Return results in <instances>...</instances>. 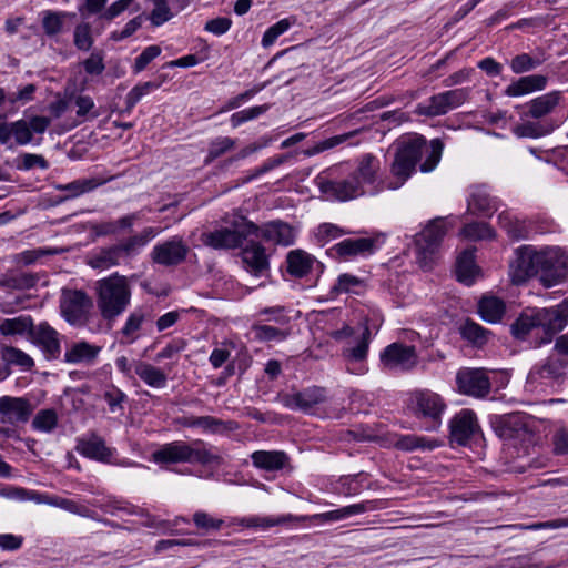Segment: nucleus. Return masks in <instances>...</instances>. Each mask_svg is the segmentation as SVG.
<instances>
[{
    "label": "nucleus",
    "mask_w": 568,
    "mask_h": 568,
    "mask_svg": "<svg viewBox=\"0 0 568 568\" xmlns=\"http://www.w3.org/2000/svg\"><path fill=\"white\" fill-rule=\"evenodd\" d=\"M547 82L548 78L542 74L520 77L505 89V94L507 97H521L534 91L544 90Z\"/></svg>",
    "instance_id": "obj_31"
},
{
    "label": "nucleus",
    "mask_w": 568,
    "mask_h": 568,
    "mask_svg": "<svg viewBox=\"0 0 568 568\" xmlns=\"http://www.w3.org/2000/svg\"><path fill=\"white\" fill-rule=\"evenodd\" d=\"M37 501H44L49 505L62 508L67 511L83 515L87 510L85 507L80 506L77 501L68 498H61V497H49V496H42L39 494V497L37 498Z\"/></svg>",
    "instance_id": "obj_59"
},
{
    "label": "nucleus",
    "mask_w": 568,
    "mask_h": 568,
    "mask_svg": "<svg viewBox=\"0 0 568 568\" xmlns=\"http://www.w3.org/2000/svg\"><path fill=\"white\" fill-rule=\"evenodd\" d=\"M458 333L464 341L476 348L484 347L491 336L490 331L486 329L470 318H467L459 325Z\"/></svg>",
    "instance_id": "obj_33"
},
{
    "label": "nucleus",
    "mask_w": 568,
    "mask_h": 568,
    "mask_svg": "<svg viewBox=\"0 0 568 568\" xmlns=\"http://www.w3.org/2000/svg\"><path fill=\"white\" fill-rule=\"evenodd\" d=\"M297 518L293 515H282L277 517L272 516H250V517H243V518H235L233 524L246 527V528H270L274 526L285 525L287 523H291L293 520H296Z\"/></svg>",
    "instance_id": "obj_41"
},
{
    "label": "nucleus",
    "mask_w": 568,
    "mask_h": 568,
    "mask_svg": "<svg viewBox=\"0 0 568 568\" xmlns=\"http://www.w3.org/2000/svg\"><path fill=\"white\" fill-rule=\"evenodd\" d=\"M134 372L150 387L163 388L166 385V374L161 368L152 364L145 362H136Z\"/></svg>",
    "instance_id": "obj_38"
},
{
    "label": "nucleus",
    "mask_w": 568,
    "mask_h": 568,
    "mask_svg": "<svg viewBox=\"0 0 568 568\" xmlns=\"http://www.w3.org/2000/svg\"><path fill=\"white\" fill-rule=\"evenodd\" d=\"M498 223L514 241L527 239L529 235V227L526 222L507 211L499 213Z\"/></svg>",
    "instance_id": "obj_40"
},
{
    "label": "nucleus",
    "mask_w": 568,
    "mask_h": 568,
    "mask_svg": "<svg viewBox=\"0 0 568 568\" xmlns=\"http://www.w3.org/2000/svg\"><path fill=\"white\" fill-rule=\"evenodd\" d=\"M92 307V301L81 290H64L62 292L60 308L64 320L71 325H81Z\"/></svg>",
    "instance_id": "obj_15"
},
{
    "label": "nucleus",
    "mask_w": 568,
    "mask_h": 568,
    "mask_svg": "<svg viewBox=\"0 0 568 568\" xmlns=\"http://www.w3.org/2000/svg\"><path fill=\"white\" fill-rule=\"evenodd\" d=\"M257 234L258 225L242 217V223L234 229L220 227L203 232L200 239L203 245L214 250H234L241 247L250 236Z\"/></svg>",
    "instance_id": "obj_7"
},
{
    "label": "nucleus",
    "mask_w": 568,
    "mask_h": 568,
    "mask_svg": "<svg viewBox=\"0 0 568 568\" xmlns=\"http://www.w3.org/2000/svg\"><path fill=\"white\" fill-rule=\"evenodd\" d=\"M478 267L475 263V250L467 248L457 257L456 276L457 280L467 285L474 282Z\"/></svg>",
    "instance_id": "obj_39"
},
{
    "label": "nucleus",
    "mask_w": 568,
    "mask_h": 568,
    "mask_svg": "<svg viewBox=\"0 0 568 568\" xmlns=\"http://www.w3.org/2000/svg\"><path fill=\"white\" fill-rule=\"evenodd\" d=\"M371 329L367 325H365L358 343L353 347L344 348L342 355L348 362H363L367 357Z\"/></svg>",
    "instance_id": "obj_46"
},
{
    "label": "nucleus",
    "mask_w": 568,
    "mask_h": 568,
    "mask_svg": "<svg viewBox=\"0 0 568 568\" xmlns=\"http://www.w3.org/2000/svg\"><path fill=\"white\" fill-rule=\"evenodd\" d=\"M113 176L106 179L90 178V179H78L67 184H55L54 189L58 191L65 192L64 196L58 199L57 203L78 197L82 194L89 193L97 187L110 182Z\"/></svg>",
    "instance_id": "obj_27"
},
{
    "label": "nucleus",
    "mask_w": 568,
    "mask_h": 568,
    "mask_svg": "<svg viewBox=\"0 0 568 568\" xmlns=\"http://www.w3.org/2000/svg\"><path fill=\"white\" fill-rule=\"evenodd\" d=\"M469 98V89L460 88L434 94L427 103H419L416 106L418 115L434 118L448 113L464 104Z\"/></svg>",
    "instance_id": "obj_11"
},
{
    "label": "nucleus",
    "mask_w": 568,
    "mask_h": 568,
    "mask_svg": "<svg viewBox=\"0 0 568 568\" xmlns=\"http://www.w3.org/2000/svg\"><path fill=\"white\" fill-rule=\"evenodd\" d=\"M506 311L503 300L495 296H484L478 303L480 317L488 323H498Z\"/></svg>",
    "instance_id": "obj_43"
},
{
    "label": "nucleus",
    "mask_w": 568,
    "mask_h": 568,
    "mask_svg": "<svg viewBox=\"0 0 568 568\" xmlns=\"http://www.w3.org/2000/svg\"><path fill=\"white\" fill-rule=\"evenodd\" d=\"M154 3L153 10L150 12L149 20L153 27H160L170 21L174 14L171 11L168 0H151Z\"/></svg>",
    "instance_id": "obj_56"
},
{
    "label": "nucleus",
    "mask_w": 568,
    "mask_h": 568,
    "mask_svg": "<svg viewBox=\"0 0 568 568\" xmlns=\"http://www.w3.org/2000/svg\"><path fill=\"white\" fill-rule=\"evenodd\" d=\"M408 407L416 418L427 423L426 430H435L442 424L446 403L439 394L422 389L412 393Z\"/></svg>",
    "instance_id": "obj_8"
},
{
    "label": "nucleus",
    "mask_w": 568,
    "mask_h": 568,
    "mask_svg": "<svg viewBox=\"0 0 568 568\" xmlns=\"http://www.w3.org/2000/svg\"><path fill=\"white\" fill-rule=\"evenodd\" d=\"M450 440L458 445H467L469 439L479 429L476 415L470 409H463L449 423Z\"/></svg>",
    "instance_id": "obj_22"
},
{
    "label": "nucleus",
    "mask_w": 568,
    "mask_h": 568,
    "mask_svg": "<svg viewBox=\"0 0 568 568\" xmlns=\"http://www.w3.org/2000/svg\"><path fill=\"white\" fill-rule=\"evenodd\" d=\"M367 481V474L361 471L355 475L343 476L339 479L341 491L346 496L359 494Z\"/></svg>",
    "instance_id": "obj_52"
},
{
    "label": "nucleus",
    "mask_w": 568,
    "mask_h": 568,
    "mask_svg": "<svg viewBox=\"0 0 568 568\" xmlns=\"http://www.w3.org/2000/svg\"><path fill=\"white\" fill-rule=\"evenodd\" d=\"M253 331L256 339L261 342L284 341L290 334L287 331L271 325H254Z\"/></svg>",
    "instance_id": "obj_57"
},
{
    "label": "nucleus",
    "mask_w": 568,
    "mask_h": 568,
    "mask_svg": "<svg viewBox=\"0 0 568 568\" xmlns=\"http://www.w3.org/2000/svg\"><path fill=\"white\" fill-rule=\"evenodd\" d=\"M384 368L395 372H410L418 364L415 346L392 343L379 355Z\"/></svg>",
    "instance_id": "obj_13"
},
{
    "label": "nucleus",
    "mask_w": 568,
    "mask_h": 568,
    "mask_svg": "<svg viewBox=\"0 0 568 568\" xmlns=\"http://www.w3.org/2000/svg\"><path fill=\"white\" fill-rule=\"evenodd\" d=\"M30 341L39 347L48 361L58 359L61 355L60 334L47 322L34 325L30 334Z\"/></svg>",
    "instance_id": "obj_20"
},
{
    "label": "nucleus",
    "mask_w": 568,
    "mask_h": 568,
    "mask_svg": "<svg viewBox=\"0 0 568 568\" xmlns=\"http://www.w3.org/2000/svg\"><path fill=\"white\" fill-rule=\"evenodd\" d=\"M539 275L545 287H552L568 280V251L546 247L539 251Z\"/></svg>",
    "instance_id": "obj_9"
},
{
    "label": "nucleus",
    "mask_w": 568,
    "mask_h": 568,
    "mask_svg": "<svg viewBox=\"0 0 568 568\" xmlns=\"http://www.w3.org/2000/svg\"><path fill=\"white\" fill-rule=\"evenodd\" d=\"M39 277L32 273L21 272L8 275L3 285L14 290H28L37 285Z\"/></svg>",
    "instance_id": "obj_55"
},
{
    "label": "nucleus",
    "mask_w": 568,
    "mask_h": 568,
    "mask_svg": "<svg viewBox=\"0 0 568 568\" xmlns=\"http://www.w3.org/2000/svg\"><path fill=\"white\" fill-rule=\"evenodd\" d=\"M31 426L33 429L43 433H51L58 426V414L53 408H47L39 410Z\"/></svg>",
    "instance_id": "obj_50"
},
{
    "label": "nucleus",
    "mask_w": 568,
    "mask_h": 568,
    "mask_svg": "<svg viewBox=\"0 0 568 568\" xmlns=\"http://www.w3.org/2000/svg\"><path fill=\"white\" fill-rule=\"evenodd\" d=\"M67 16L68 13L62 11H44L42 18L44 33L49 37H53L61 32Z\"/></svg>",
    "instance_id": "obj_54"
},
{
    "label": "nucleus",
    "mask_w": 568,
    "mask_h": 568,
    "mask_svg": "<svg viewBox=\"0 0 568 568\" xmlns=\"http://www.w3.org/2000/svg\"><path fill=\"white\" fill-rule=\"evenodd\" d=\"M33 404L26 397L9 395L0 397V422L2 424L10 426L26 424L33 414Z\"/></svg>",
    "instance_id": "obj_18"
},
{
    "label": "nucleus",
    "mask_w": 568,
    "mask_h": 568,
    "mask_svg": "<svg viewBox=\"0 0 568 568\" xmlns=\"http://www.w3.org/2000/svg\"><path fill=\"white\" fill-rule=\"evenodd\" d=\"M197 427H202L205 429H210L214 433L220 432L221 428L225 430H235L237 429V423L234 420H222L217 419L213 416H200L196 417Z\"/></svg>",
    "instance_id": "obj_60"
},
{
    "label": "nucleus",
    "mask_w": 568,
    "mask_h": 568,
    "mask_svg": "<svg viewBox=\"0 0 568 568\" xmlns=\"http://www.w3.org/2000/svg\"><path fill=\"white\" fill-rule=\"evenodd\" d=\"M444 149V143L439 139H434L430 141L429 145H425L424 154L425 160L420 163V171L424 173H428L433 171L440 161L442 153Z\"/></svg>",
    "instance_id": "obj_47"
},
{
    "label": "nucleus",
    "mask_w": 568,
    "mask_h": 568,
    "mask_svg": "<svg viewBox=\"0 0 568 568\" xmlns=\"http://www.w3.org/2000/svg\"><path fill=\"white\" fill-rule=\"evenodd\" d=\"M379 169V160L375 155L367 153L361 156L357 168L352 174L358 175L362 187H364L365 184L373 185L376 182Z\"/></svg>",
    "instance_id": "obj_37"
},
{
    "label": "nucleus",
    "mask_w": 568,
    "mask_h": 568,
    "mask_svg": "<svg viewBox=\"0 0 568 568\" xmlns=\"http://www.w3.org/2000/svg\"><path fill=\"white\" fill-rule=\"evenodd\" d=\"M322 193L334 200L345 202L362 196L365 191L357 174L344 179H321L318 183Z\"/></svg>",
    "instance_id": "obj_16"
},
{
    "label": "nucleus",
    "mask_w": 568,
    "mask_h": 568,
    "mask_svg": "<svg viewBox=\"0 0 568 568\" xmlns=\"http://www.w3.org/2000/svg\"><path fill=\"white\" fill-rule=\"evenodd\" d=\"M456 386L460 394L479 399L487 397L491 390V382L485 368H459Z\"/></svg>",
    "instance_id": "obj_12"
},
{
    "label": "nucleus",
    "mask_w": 568,
    "mask_h": 568,
    "mask_svg": "<svg viewBox=\"0 0 568 568\" xmlns=\"http://www.w3.org/2000/svg\"><path fill=\"white\" fill-rule=\"evenodd\" d=\"M146 317L148 314L142 308H138L134 312H132L126 318V322L121 329L122 335L135 339L134 334L142 327V324L146 320Z\"/></svg>",
    "instance_id": "obj_61"
},
{
    "label": "nucleus",
    "mask_w": 568,
    "mask_h": 568,
    "mask_svg": "<svg viewBox=\"0 0 568 568\" xmlns=\"http://www.w3.org/2000/svg\"><path fill=\"white\" fill-rule=\"evenodd\" d=\"M568 371V362L559 355H550L541 363L535 365L530 371V377L534 379H549L561 382Z\"/></svg>",
    "instance_id": "obj_25"
},
{
    "label": "nucleus",
    "mask_w": 568,
    "mask_h": 568,
    "mask_svg": "<svg viewBox=\"0 0 568 568\" xmlns=\"http://www.w3.org/2000/svg\"><path fill=\"white\" fill-rule=\"evenodd\" d=\"M190 252L187 244L180 236H173L168 241L156 244L151 258L155 264L163 266H176L186 260Z\"/></svg>",
    "instance_id": "obj_19"
},
{
    "label": "nucleus",
    "mask_w": 568,
    "mask_h": 568,
    "mask_svg": "<svg viewBox=\"0 0 568 568\" xmlns=\"http://www.w3.org/2000/svg\"><path fill=\"white\" fill-rule=\"evenodd\" d=\"M235 144L236 141L229 136H219L212 140L209 144L205 163H211L215 159L231 151L235 146Z\"/></svg>",
    "instance_id": "obj_53"
},
{
    "label": "nucleus",
    "mask_w": 568,
    "mask_h": 568,
    "mask_svg": "<svg viewBox=\"0 0 568 568\" xmlns=\"http://www.w3.org/2000/svg\"><path fill=\"white\" fill-rule=\"evenodd\" d=\"M0 358L4 364L3 367H8L9 369L11 366H18L27 372L31 371L34 366V361L30 355L10 345H0Z\"/></svg>",
    "instance_id": "obj_35"
},
{
    "label": "nucleus",
    "mask_w": 568,
    "mask_h": 568,
    "mask_svg": "<svg viewBox=\"0 0 568 568\" xmlns=\"http://www.w3.org/2000/svg\"><path fill=\"white\" fill-rule=\"evenodd\" d=\"M252 464L258 469L277 471L283 469L290 458L282 450H256L251 455Z\"/></svg>",
    "instance_id": "obj_30"
},
{
    "label": "nucleus",
    "mask_w": 568,
    "mask_h": 568,
    "mask_svg": "<svg viewBox=\"0 0 568 568\" xmlns=\"http://www.w3.org/2000/svg\"><path fill=\"white\" fill-rule=\"evenodd\" d=\"M74 45L78 50L89 51L93 45V38L91 36V26L87 22L78 24L74 29Z\"/></svg>",
    "instance_id": "obj_62"
},
{
    "label": "nucleus",
    "mask_w": 568,
    "mask_h": 568,
    "mask_svg": "<svg viewBox=\"0 0 568 568\" xmlns=\"http://www.w3.org/2000/svg\"><path fill=\"white\" fill-rule=\"evenodd\" d=\"M554 129V125L549 122L527 121L514 126L513 133L518 138L537 139L551 133Z\"/></svg>",
    "instance_id": "obj_45"
},
{
    "label": "nucleus",
    "mask_w": 568,
    "mask_h": 568,
    "mask_svg": "<svg viewBox=\"0 0 568 568\" xmlns=\"http://www.w3.org/2000/svg\"><path fill=\"white\" fill-rule=\"evenodd\" d=\"M34 324L31 316L21 315L14 318H6L0 323V334L4 336L22 335L27 333L29 336Z\"/></svg>",
    "instance_id": "obj_44"
},
{
    "label": "nucleus",
    "mask_w": 568,
    "mask_h": 568,
    "mask_svg": "<svg viewBox=\"0 0 568 568\" xmlns=\"http://www.w3.org/2000/svg\"><path fill=\"white\" fill-rule=\"evenodd\" d=\"M495 429L503 439L517 438L528 430L526 417L518 413L504 415L496 422Z\"/></svg>",
    "instance_id": "obj_29"
},
{
    "label": "nucleus",
    "mask_w": 568,
    "mask_h": 568,
    "mask_svg": "<svg viewBox=\"0 0 568 568\" xmlns=\"http://www.w3.org/2000/svg\"><path fill=\"white\" fill-rule=\"evenodd\" d=\"M151 457L158 465L187 463L219 468L225 464L219 449L202 439H194L191 443L174 440L163 444L152 453Z\"/></svg>",
    "instance_id": "obj_2"
},
{
    "label": "nucleus",
    "mask_w": 568,
    "mask_h": 568,
    "mask_svg": "<svg viewBox=\"0 0 568 568\" xmlns=\"http://www.w3.org/2000/svg\"><path fill=\"white\" fill-rule=\"evenodd\" d=\"M560 99L561 93L559 91H552L532 99L527 104V115L534 119L546 116L555 110V108L559 104Z\"/></svg>",
    "instance_id": "obj_34"
},
{
    "label": "nucleus",
    "mask_w": 568,
    "mask_h": 568,
    "mask_svg": "<svg viewBox=\"0 0 568 568\" xmlns=\"http://www.w3.org/2000/svg\"><path fill=\"white\" fill-rule=\"evenodd\" d=\"M327 397V389L322 386H311L298 392L278 395L284 407L305 414H311L315 407L324 404Z\"/></svg>",
    "instance_id": "obj_14"
},
{
    "label": "nucleus",
    "mask_w": 568,
    "mask_h": 568,
    "mask_svg": "<svg viewBox=\"0 0 568 568\" xmlns=\"http://www.w3.org/2000/svg\"><path fill=\"white\" fill-rule=\"evenodd\" d=\"M539 274V251L532 245H521L509 262L508 275L514 285H523Z\"/></svg>",
    "instance_id": "obj_10"
},
{
    "label": "nucleus",
    "mask_w": 568,
    "mask_h": 568,
    "mask_svg": "<svg viewBox=\"0 0 568 568\" xmlns=\"http://www.w3.org/2000/svg\"><path fill=\"white\" fill-rule=\"evenodd\" d=\"M101 346L90 344L87 341L73 343L64 353V362L68 364L84 363L91 365L98 358Z\"/></svg>",
    "instance_id": "obj_28"
},
{
    "label": "nucleus",
    "mask_w": 568,
    "mask_h": 568,
    "mask_svg": "<svg viewBox=\"0 0 568 568\" xmlns=\"http://www.w3.org/2000/svg\"><path fill=\"white\" fill-rule=\"evenodd\" d=\"M544 61V57H532L528 53H520L511 59L509 65L515 74H521L536 69L541 65Z\"/></svg>",
    "instance_id": "obj_49"
},
{
    "label": "nucleus",
    "mask_w": 568,
    "mask_h": 568,
    "mask_svg": "<svg viewBox=\"0 0 568 568\" xmlns=\"http://www.w3.org/2000/svg\"><path fill=\"white\" fill-rule=\"evenodd\" d=\"M379 508V501L378 500H365L358 504L349 505L342 507L336 510L327 511L324 514L318 515L320 518L323 520H329V521H336L341 520L343 518L366 513V511H373Z\"/></svg>",
    "instance_id": "obj_36"
},
{
    "label": "nucleus",
    "mask_w": 568,
    "mask_h": 568,
    "mask_svg": "<svg viewBox=\"0 0 568 568\" xmlns=\"http://www.w3.org/2000/svg\"><path fill=\"white\" fill-rule=\"evenodd\" d=\"M454 225L455 221L449 217H435L415 235L416 261L422 268L430 270L434 266L439 256L443 240Z\"/></svg>",
    "instance_id": "obj_5"
},
{
    "label": "nucleus",
    "mask_w": 568,
    "mask_h": 568,
    "mask_svg": "<svg viewBox=\"0 0 568 568\" xmlns=\"http://www.w3.org/2000/svg\"><path fill=\"white\" fill-rule=\"evenodd\" d=\"M291 26V20L286 18L271 26L263 34L262 45L264 48L271 47L280 36L290 29Z\"/></svg>",
    "instance_id": "obj_64"
},
{
    "label": "nucleus",
    "mask_w": 568,
    "mask_h": 568,
    "mask_svg": "<svg viewBox=\"0 0 568 568\" xmlns=\"http://www.w3.org/2000/svg\"><path fill=\"white\" fill-rule=\"evenodd\" d=\"M499 209V201L491 196L483 186L476 187L468 201V210L485 216H490Z\"/></svg>",
    "instance_id": "obj_32"
},
{
    "label": "nucleus",
    "mask_w": 568,
    "mask_h": 568,
    "mask_svg": "<svg viewBox=\"0 0 568 568\" xmlns=\"http://www.w3.org/2000/svg\"><path fill=\"white\" fill-rule=\"evenodd\" d=\"M375 240L371 237H348L329 248L332 256L351 260L356 256H366L375 251Z\"/></svg>",
    "instance_id": "obj_23"
},
{
    "label": "nucleus",
    "mask_w": 568,
    "mask_h": 568,
    "mask_svg": "<svg viewBox=\"0 0 568 568\" xmlns=\"http://www.w3.org/2000/svg\"><path fill=\"white\" fill-rule=\"evenodd\" d=\"M155 227H144L139 234L129 236L110 246L99 247L87 257V264L94 270H108L122 261L131 260L156 235Z\"/></svg>",
    "instance_id": "obj_3"
},
{
    "label": "nucleus",
    "mask_w": 568,
    "mask_h": 568,
    "mask_svg": "<svg viewBox=\"0 0 568 568\" xmlns=\"http://www.w3.org/2000/svg\"><path fill=\"white\" fill-rule=\"evenodd\" d=\"M239 248V256L243 268L251 275L260 277L270 271V256L262 243L254 240H246Z\"/></svg>",
    "instance_id": "obj_17"
},
{
    "label": "nucleus",
    "mask_w": 568,
    "mask_h": 568,
    "mask_svg": "<svg viewBox=\"0 0 568 568\" xmlns=\"http://www.w3.org/2000/svg\"><path fill=\"white\" fill-rule=\"evenodd\" d=\"M315 265H322L315 256L304 250H292L286 255V271L295 278H303L312 273Z\"/></svg>",
    "instance_id": "obj_26"
},
{
    "label": "nucleus",
    "mask_w": 568,
    "mask_h": 568,
    "mask_svg": "<svg viewBox=\"0 0 568 568\" xmlns=\"http://www.w3.org/2000/svg\"><path fill=\"white\" fill-rule=\"evenodd\" d=\"M395 447L404 452H413L416 449H433L436 445L422 436L402 435L395 442Z\"/></svg>",
    "instance_id": "obj_51"
},
{
    "label": "nucleus",
    "mask_w": 568,
    "mask_h": 568,
    "mask_svg": "<svg viewBox=\"0 0 568 568\" xmlns=\"http://www.w3.org/2000/svg\"><path fill=\"white\" fill-rule=\"evenodd\" d=\"M75 450L85 458L104 464L112 463L114 449L106 446L105 440L95 433L77 439Z\"/></svg>",
    "instance_id": "obj_21"
},
{
    "label": "nucleus",
    "mask_w": 568,
    "mask_h": 568,
    "mask_svg": "<svg viewBox=\"0 0 568 568\" xmlns=\"http://www.w3.org/2000/svg\"><path fill=\"white\" fill-rule=\"evenodd\" d=\"M193 523L194 525L204 531H219L224 521L221 518H214L209 513L199 510L193 514Z\"/></svg>",
    "instance_id": "obj_58"
},
{
    "label": "nucleus",
    "mask_w": 568,
    "mask_h": 568,
    "mask_svg": "<svg viewBox=\"0 0 568 568\" xmlns=\"http://www.w3.org/2000/svg\"><path fill=\"white\" fill-rule=\"evenodd\" d=\"M255 236L266 242L288 246L295 241V231L288 223L274 220L258 226V234Z\"/></svg>",
    "instance_id": "obj_24"
},
{
    "label": "nucleus",
    "mask_w": 568,
    "mask_h": 568,
    "mask_svg": "<svg viewBox=\"0 0 568 568\" xmlns=\"http://www.w3.org/2000/svg\"><path fill=\"white\" fill-rule=\"evenodd\" d=\"M568 325V298L556 306L523 312L510 325L516 339H526L535 328H541L538 345L550 343L554 336Z\"/></svg>",
    "instance_id": "obj_1"
},
{
    "label": "nucleus",
    "mask_w": 568,
    "mask_h": 568,
    "mask_svg": "<svg viewBox=\"0 0 568 568\" xmlns=\"http://www.w3.org/2000/svg\"><path fill=\"white\" fill-rule=\"evenodd\" d=\"M460 235L470 241H480L494 239L495 232L486 222H473L464 225Z\"/></svg>",
    "instance_id": "obj_48"
},
{
    "label": "nucleus",
    "mask_w": 568,
    "mask_h": 568,
    "mask_svg": "<svg viewBox=\"0 0 568 568\" xmlns=\"http://www.w3.org/2000/svg\"><path fill=\"white\" fill-rule=\"evenodd\" d=\"M366 290L365 280L349 273L341 274L335 284L331 287V294L338 296L341 294L359 295Z\"/></svg>",
    "instance_id": "obj_42"
},
{
    "label": "nucleus",
    "mask_w": 568,
    "mask_h": 568,
    "mask_svg": "<svg viewBox=\"0 0 568 568\" xmlns=\"http://www.w3.org/2000/svg\"><path fill=\"white\" fill-rule=\"evenodd\" d=\"M98 307L101 316L108 321H114L129 306L131 301V287L128 277L113 273L97 282Z\"/></svg>",
    "instance_id": "obj_4"
},
{
    "label": "nucleus",
    "mask_w": 568,
    "mask_h": 568,
    "mask_svg": "<svg viewBox=\"0 0 568 568\" xmlns=\"http://www.w3.org/2000/svg\"><path fill=\"white\" fill-rule=\"evenodd\" d=\"M358 131H352L348 133L331 136L328 139H325L318 143H316L311 150L306 151L307 155H314L321 152H324L326 150L333 149L344 142H346L348 139L354 136Z\"/></svg>",
    "instance_id": "obj_63"
},
{
    "label": "nucleus",
    "mask_w": 568,
    "mask_h": 568,
    "mask_svg": "<svg viewBox=\"0 0 568 568\" xmlns=\"http://www.w3.org/2000/svg\"><path fill=\"white\" fill-rule=\"evenodd\" d=\"M426 140L423 136H414L403 141L396 150L390 165V174L394 181L387 184L388 189L396 190L415 172L417 163L422 160Z\"/></svg>",
    "instance_id": "obj_6"
}]
</instances>
